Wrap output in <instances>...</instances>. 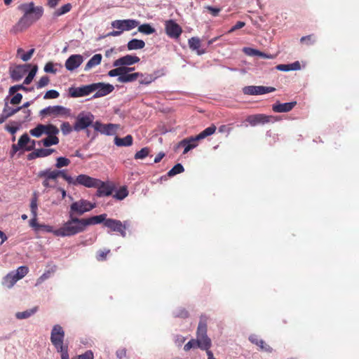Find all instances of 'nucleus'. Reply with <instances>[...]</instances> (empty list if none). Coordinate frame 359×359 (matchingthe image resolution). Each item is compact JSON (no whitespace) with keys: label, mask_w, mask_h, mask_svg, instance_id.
Returning <instances> with one entry per match:
<instances>
[{"label":"nucleus","mask_w":359,"mask_h":359,"mask_svg":"<svg viewBox=\"0 0 359 359\" xmlns=\"http://www.w3.org/2000/svg\"><path fill=\"white\" fill-rule=\"evenodd\" d=\"M249 340L252 344H255L259 346V348L263 351H265L266 352L272 351V348L269 345H267L262 339H259L258 336L256 334L250 335L249 337Z\"/></svg>","instance_id":"26"},{"label":"nucleus","mask_w":359,"mask_h":359,"mask_svg":"<svg viewBox=\"0 0 359 359\" xmlns=\"http://www.w3.org/2000/svg\"><path fill=\"white\" fill-rule=\"evenodd\" d=\"M69 219L55 231V236L69 237L85 231L83 218H79L68 212Z\"/></svg>","instance_id":"1"},{"label":"nucleus","mask_w":359,"mask_h":359,"mask_svg":"<svg viewBox=\"0 0 359 359\" xmlns=\"http://www.w3.org/2000/svg\"><path fill=\"white\" fill-rule=\"evenodd\" d=\"M109 250H105V251H100L97 252V259L99 260V261H102L104 259H105L107 255L109 254Z\"/></svg>","instance_id":"63"},{"label":"nucleus","mask_w":359,"mask_h":359,"mask_svg":"<svg viewBox=\"0 0 359 359\" xmlns=\"http://www.w3.org/2000/svg\"><path fill=\"white\" fill-rule=\"evenodd\" d=\"M39 230H42L45 232L53 233L55 235V231L56 229H54L52 226L46 225V224H41L39 227Z\"/></svg>","instance_id":"60"},{"label":"nucleus","mask_w":359,"mask_h":359,"mask_svg":"<svg viewBox=\"0 0 359 359\" xmlns=\"http://www.w3.org/2000/svg\"><path fill=\"white\" fill-rule=\"evenodd\" d=\"M175 316L180 318H187L188 312L184 309H179L175 312Z\"/></svg>","instance_id":"62"},{"label":"nucleus","mask_w":359,"mask_h":359,"mask_svg":"<svg viewBox=\"0 0 359 359\" xmlns=\"http://www.w3.org/2000/svg\"><path fill=\"white\" fill-rule=\"evenodd\" d=\"M115 69H113L110 70L108 72V75L111 77L118 76L120 77V75L121 74V72H123V67H115Z\"/></svg>","instance_id":"54"},{"label":"nucleus","mask_w":359,"mask_h":359,"mask_svg":"<svg viewBox=\"0 0 359 359\" xmlns=\"http://www.w3.org/2000/svg\"><path fill=\"white\" fill-rule=\"evenodd\" d=\"M95 207L96 204L95 203H91L85 199H80L71 204L69 213L74 216L82 215L84 213L90 211Z\"/></svg>","instance_id":"6"},{"label":"nucleus","mask_w":359,"mask_h":359,"mask_svg":"<svg viewBox=\"0 0 359 359\" xmlns=\"http://www.w3.org/2000/svg\"><path fill=\"white\" fill-rule=\"evenodd\" d=\"M83 62V57L79 54L72 55L66 60L65 66L68 71H74Z\"/></svg>","instance_id":"17"},{"label":"nucleus","mask_w":359,"mask_h":359,"mask_svg":"<svg viewBox=\"0 0 359 359\" xmlns=\"http://www.w3.org/2000/svg\"><path fill=\"white\" fill-rule=\"evenodd\" d=\"M121 222L120 220L114 219H106L104 222V226L110 229L113 231H117L119 229Z\"/></svg>","instance_id":"34"},{"label":"nucleus","mask_w":359,"mask_h":359,"mask_svg":"<svg viewBox=\"0 0 359 359\" xmlns=\"http://www.w3.org/2000/svg\"><path fill=\"white\" fill-rule=\"evenodd\" d=\"M243 51L249 56H257L259 50L252 48L245 47L243 48Z\"/></svg>","instance_id":"58"},{"label":"nucleus","mask_w":359,"mask_h":359,"mask_svg":"<svg viewBox=\"0 0 359 359\" xmlns=\"http://www.w3.org/2000/svg\"><path fill=\"white\" fill-rule=\"evenodd\" d=\"M188 44L192 50H196L198 55H201L205 53L204 50L200 49L201 40L198 37H191L188 41Z\"/></svg>","instance_id":"28"},{"label":"nucleus","mask_w":359,"mask_h":359,"mask_svg":"<svg viewBox=\"0 0 359 359\" xmlns=\"http://www.w3.org/2000/svg\"><path fill=\"white\" fill-rule=\"evenodd\" d=\"M300 41L302 43L306 44L307 46H310L316 42V37L314 36V35H308L302 37Z\"/></svg>","instance_id":"49"},{"label":"nucleus","mask_w":359,"mask_h":359,"mask_svg":"<svg viewBox=\"0 0 359 359\" xmlns=\"http://www.w3.org/2000/svg\"><path fill=\"white\" fill-rule=\"evenodd\" d=\"M22 99V95L20 93H16L11 100V104H18Z\"/></svg>","instance_id":"61"},{"label":"nucleus","mask_w":359,"mask_h":359,"mask_svg":"<svg viewBox=\"0 0 359 359\" xmlns=\"http://www.w3.org/2000/svg\"><path fill=\"white\" fill-rule=\"evenodd\" d=\"M60 175L64 179V176L68 175L65 172V170H46L41 171L39 172L40 177H46L48 180H55Z\"/></svg>","instance_id":"24"},{"label":"nucleus","mask_w":359,"mask_h":359,"mask_svg":"<svg viewBox=\"0 0 359 359\" xmlns=\"http://www.w3.org/2000/svg\"><path fill=\"white\" fill-rule=\"evenodd\" d=\"M25 90V91H31V90H33V88H27L25 87L23 84L15 85V86H11L9 88V94L10 95H13L18 90Z\"/></svg>","instance_id":"46"},{"label":"nucleus","mask_w":359,"mask_h":359,"mask_svg":"<svg viewBox=\"0 0 359 359\" xmlns=\"http://www.w3.org/2000/svg\"><path fill=\"white\" fill-rule=\"evenodd\" d=\"M114 144L118 147H129L133 144V137L130 135L123 138L116 136L114 138Z\"/></svg>","instance_id":"31"},{"label":"nucleus","mask_w":359,"mask_h":359,"mask_svg":"<svg viewBox=\"0 0 359 359\" xmlns=\"http://www.w3.org/2000/svg\"><path fill=\"white\" fill-rule=\"evenodd\" d=\"M145 46V43L143 40L133 39L129 41L127 43V48L128 50L142 49Z\"/></svg>","instance_id":"32"},{"label":"nucleus","mask_w":359,"mask_h":359,"mask_svg":"<svg viewBox=\"0 0 359 359\" xmlns=\"http://www.w3.org/2000/svg\"><path fill=\"white\" fill-rule=\"evenodd\" d=\"M102 59V56L101 54L97 53V54L94 55L85 65L84 71L88 72L93 67L99 65L101 63Z\"/></svg>","instance_id":"29"},{"label":"nucleus","mask_w":359,"mask_h":359,"mask_svg":"<svg viewBox=\"0 0 359 359\" xmlns=\"http://www.w3.org/2000/svg\"><path fill=\"white\" fill-rule=\"evenodd\" d=\"M94 355L92 351H87L84 353L78 355L73 359H93Z\"/></svg>","instance_id":"57"},{"label":"nucleus","mask_w":359,"mask_h":359,"mask_svg":"<svg viewBox=\"0 0 359 359\" xmlns=\"http://www.w3.org/2000/svg\"><path fill=\"white\" fill-rule=\"evenodd\" d=\"M91 84L82 86L79 87H71L69 88V95L72 97H80L88 96L92 93Z\"/></svg>","instance_id":"14"},{"label":"nucleus","mask_w":359,"mask_h":359,"mask_svg":"<svg viewBox=\"0 0 359 359\" xmlns=\"http://www.w3.org/2000/svg\"><path fill=\"white\" fill-rule=\"evenodd\" d=\"M276 90V88L271 86H248L243 88V93L245 95H260L266 93H272Z\"/></svg>","instance_id":"11"},{"label":"nucleus","mask_w":359,"mask_h":359,"mask_svg":"<svg viewBox=\"0 0 359 359\" xmlns=\"http://www.w3.org/2000/svg\"><path fill=\"white\" fill-rule=\"evenodd\" d=\"M149 154V149L147 147L142 148L135 154V159H143Z\"/></svg>","instance_id":"48"},{"label":"nucleus","mask_w":359,"mask_h":359,"mask_svg":"<svg viewBox=\"0 0 359 359\" xmlns=\"http://www.w3.org/2000/svg\"><path fill=\"white\" fill-rule=\"evenodd\" d=\"M31 139L27 134L22 135L18 140L17 144L13 145V149L14 151H17L20 149L27 148L28 144H29Z\"/></svg>","instance_id":"30"},{"label":"nucleus","mask_w":359,"mask_h":359,"mask_svg":"<svg viewBox=\"0 0 359 359\" xmlns=\"http://www.w3.org/2000/svg\"><path fill=\"white\" fill-rule=\"evenodd\" d=\"M107 219V215L106 214H102L100 215L93 216L89 218H83V224L85 230L86 229V227L90 225H95L98 224L102 222H105Z\"/></svg>","instance_id":"25"},{"label":"nucleus","mask_w":359,"mask_h":359,"mask_svg":"<svg viewBox=\"0 0 359 359\" xmlns=\"http://www.w3.org/2000/svg\"><path fill=\"white\" fill-rule=\"evenodd\" d=\"M128 196V191L126 187H122L116 190L113 197L118 201H122Z\"/></svg>","instance_id":"38"},{"label":"nucleus","mask_w":359,"mask_h":359,"mask_svg":"<svg viewBox=\"0 0 359 359\" xmlns=\"http://www.w3.org/2000/svg\"><path fill=\"white\" fill-rule=\"evenodd\" d=\"M36 6H34V4L33 2L22 4L19 6L18 9L23 12V16L19 21L20 24L27 23L28 21L29 17H30L33 10Z\"/></svg>","instance_id":"20"},{"label":"nucleus","mask_w":359,"mask_h":359,"mask_svg":"<svg viewBox=\"0 0 359 359\" xmlns=\"http://www.w3.org/2000/svg\"><path fill=\"white\" fill-rule=\"evenodd\" d=\"M197 346L201 350L208 351L212 345L211 339L207 334V323L201 319L196 332Z\"/></svg>","instance_id":"5"},{"label":"nucleus","mask_w":359,"mask_h":359,"mask_svg":"<svg viewBox=\"0 0 359 359\" xmlns=\"http://www.w3.org/2000/svg\"><path fill=\"white\" fill-rule=\"evenodd\" d=\"M36 155H38V158L39 157H46L50 155L53 152V149H36Z\"/></svg>","instance_id":"51"},{"label":"nucleus","mask_w":359,"mask_h":359,"mask_svg":"<svg viewBox=\"0 0 359 359\" xmlns=\"http://www.w3.org/2000/svg\"><path fill=\"white\" fill-rule=\"evenodd\" d=\"M186 338L181 335H177L175 337V343L177 346H181L182 344L185 341Z\"/></svg>","instance_id":"64"},{"label":"nucleus","mask_w":359,"mask_h":359,"mask_svg":"<svg viewBox=\"0 0 359 359\" xmlns=\"http://www.w3.org/2000/svg\"><path fill=\"white\" fill-rule=\"evenodd\" d=\"M59 66L58 64H54L52 62H48L44 67V72L46 73L55 74L57 69L55 67Z\"/></svg>","instance_id":"44"},{"label":"nucleus","mask_w":359,"mask_h":359,"mask_svg":"<svg viewBox=\"0 0 359 359\" xmlns=\"http://www.w3.org/2000/svg\"><path fill=\"white\" fill-rule=\"evenodd\" d=\"M64 180L69 184L74 186L81 185L88 188H94L100 184V180L91 177L85 174L79 175L76 177L65 175L64 176Z\"/></svg>","instance_id":"4"},{"label":"nucleus","mask_w":359,"mask_h":359,"mask_svg":"<svg viewBox=\"0 0 359 359\" xmlns=\"http://www.w3.org/2000/svg\"><path fill=\"white\" fill-rule=\"evenodd\" d=\"M70 163L69 159L65 157H58L56 160L55 166L57 168L68 166Z\"/></svg>","instance_id":"45"},{"label":"nucleus","mask_w":359,"mask_h":359,"mask_svg":"<svg viewBox=\"0 0 359 359\" xmlns=\"http://www.w3.org/2000/svg\"><path fill=\"white\" fill-rule=\"evenodd\" d=\"M297 104L296 102L280 103L277 102L272 106L273 111L277 113H284L291 111Z\"/></svg>","instance_id":"23"},{"label":"nucleus","mask_w":359,"mask_h":359,"mask_svg":"<svg viewBox=\"0 0 359 359\" xmlns=\"http://www.w3.org/2000/svg\"><path fill=\"white\" fill-rule=\"evenodd\" d=\"M60 94L59 93L55 90H48L45 95H43V99L48 100V99H55L59 97Z\"/></svg>","instance_id":"50"},{"label":"nucleus","mask_w":359,"mask_h":359,"mask_svg":"<svg viewBox=\"0 0 359 359\" xmlns=\"http://www.w3.org/2000/svg\"><path fill=\"white\" fill-rule=\"evenodd\" d=\"M36 311L37 309L35 307L30 309H27L26 311L17 312L15 313V317L19 320L27 319L33 316L36 312Z\"/></svg>","instance_id":"36"},{"label":"nucleus","mask_w":359,"mask_h":359,"mask_svg":"<svg viewBox=\"0 0 359 359\" xmlns=\"http://www.w3.org/2000/svg\"><path fill=\"white\" fill-rule=\"evenodd\" d=\"M271 116H266L264 114H259L255 115L248 116L245 121L249 123L251 126H256L259 124H265L270 121Z\"/></svg>","instance_id":"19"},{"label":"nucleus","mask_w":359,"mask_h":359,"mask_svg":"<svg viewBox=\"0 0 359 359\" xmlns=\"http://www.w3.org/2000/svg\"><path fill=\"white\" fill-rule=\"evenodd\" d=\"M196 347H198L197 346V341L196 339H191L189 341H188L184 346V350L185 351H189L190 349L193 348H196Z\"/></svg>","instance_id":"59"},{"label":"nucleus","mask_w":359,"mask_h":359,"mask_svg":"<svg viewBox=\"0 0 359 359\" xmlns=\"http://www.w3.org/2000/svg\"><path fill=\"white\" fill-rule=\"evenodd\" d=\"M50 277V271H48L43 273L37 280L36 283V286L41 285L46 280L48 279Z\"/></svg>","instance_id":"56"},{"label":"nucleus","mask_w":359,"mask_h":359,"mask_svg":"<svg viewBox=\"0 0 359 359\" xmlns=\"http://www.w3.org/2000/svg\"><path fill=\"white\" fill-rule=\"evenodd\" d=\"M94 116L90 112L82 111L79 113L74 125V130L76 132L83 130L93 125Z\"/></svg>","instance_id":"7"},{"label":"nucleus","mask_w":359,"mask_h":359,"mask_svg":"<svg viewBox=\"0 0 359 359\" xmlns=\"http://www.w3.org/2000/svg\"><path fill=\"white\" fill-rule=\"evenodd\" d=\"M165 27L167 35L171 38L177 39L182 34L181 27L172 20H167Z\"/></svg>","instance_id":"15"},{"label":"nucleus","mask_w":359,"mask_h":359,"mask_svg":"<svg viewBox=\"0 0 359 359\" xmlns=\"http://www.w3.org/2000/svg\"><path fill=\"white\" fill-rule=\"evenodd\" d=\"M37 70H38V67L36 65H34L32 67V69L29 72L28 75L25 79L23 84H25V85L29 84L32 81L34 76H36Z\"/></svg>","instance_id":"41"},{"label":"nucleus","mask_w":359,"mask_h":359,"mask_svg":"<svg viewBox=\"0 0 359 359\" xmlns=\"http://www.w3.org/2000/svg\"><path fill=\"white\" fill-rule=\"evenodd\" d=\"M34 53V49L32 48L28 52L25 53L24 50L22 48H18L17 50V55L20 57V59L24 61L27 62L31 59L33 54Z\"/></svg>","instance_id":"35"},{"label":"nucleus","mask_w":359,"mask_h":359,"mask_svg":"<svg viewBox=\"0 0 359 359\" xmlns=\"http://www.w3.org/2000/svg\"><path fill=\"white\" fill-rule=\"evenodd\" d=\"M141 79L139 81L140 84H149L154 81V78L151 75H143L140 76Z\"/></svg>","instance_id":"55"},{"label":"nucleus","mask_w":359,"mask_h":359,"mask_svg":"<svg viewBox=\"0 0 359 359\" xmlns=\"http://www.w3.org/2000/svg\"><path fill=\"white\" fill-rule=\"evenodd\" d=\"M93 89H92V93L95 92L93 95L94 98L101 97L105 95H107L110 93H111L114 87L113 85L109 83H95L91 84Z\"/></svg>","instance_id":"12"},{"label":"nucleus","mask_w":359,"mask_h":359,"mask_svg":"<svg viewBox=\"0 0 359 359\" xmlns=\"http://www.w3.org/2000/svg\"><path fill=\"white\" fill-rule=\"evenodd\" d=\"M39 114L42 117L46 116H51L53 117H63L69 116L70 114V110L62 106L55 105L49 106L41 109Z\"/></svg>","instance_id":"8"},{"label":"nucleus","mask_w":359,"mask_h":359,"mask_svg":"<svg viewBox=\"0 0 359 359\" xmlns=\"http://www.w3.org/2000/svg\"><path fill=\"white\" fill-rule=\"evenodd\" d=\"M30 67V65H21L10 69L11 78L14 81H20L28 72Z\"/></svg>","instance_id":"16"},{"label":"nucleus","mask_w":359,"mask_h":359,"mask_svg":"<svg viewBox=\"0 0 359 359\" xmlns=\"http://www.w3.org/2000/svg\"><path fill=\"white\" fill-rule=\"evenodd\" d=\"M72 8V5L70 4H67L61 6L59 9L56 10L54 12V16L58 17L62 15H64L68 13Z\"/></svg>","instance_id":"43"},{"label":"nucleus","mask_w":359,"mask_h":359,"mask_svg":"<svg viewBox=\"0 0 359 359\" xmlns=\"http://www.w3.org/2000/svg\"><path fill=\"white\" fill-rule=\"evenodd\" d=\"M50 79L47 76H42L36 83L38 89L44 88L49 83Z\"/></svg>","instance_id":"53"},{"label":"nucleus","mask_w":359,"mask_h":359,"mask_svg":"<svg viewBox=\"0 0 359 359\" xmlns=\"http://www.w3.org/2000/svg\"><path fill=\"white\" fill-rule=\"evenodd\" d=\"M95 188L97 189V196H107L111 194V189L102 181H100V184L97 187H95Z\"/></svg>","instance_id":"33"},{"label":"nucleus","mask_w":359,"mask_h":359,"mask_svg":"<svg viewBox=\"0 0 359 359\" xmlns=\"http://www.w3.org/2000/svg\"><path fill=\"white\" fill-rule=\"evenodd\" d=\"M140 25L139 21L133 19L116 20L111 22V27L118 29L122 34L125 31H130Z\"/></svg>","instance_id":"10"},{"label":"nucleus","mask_w":359,"mask_h":359,"mask_svg":"<svg viewBox=\"0 0 359 359\" xmlns=\"http://www.w3.org/2000/svg\"><path fill=\"white\" fill-rule=\"evenodd\" d=\"M200 140V139H196V136L194 137L186 138L182 140L178 144V147H184L183 154L188 153L192 149H194L197 147L198 143L197 141Z\"/></svg>","instance_id":"22"},{"label":"nucleus","mask_w":359,"mask_h":359,"mask_svg":"<svg viewBox=\"0 0 359 359\" xmlns=\"http://www.w3.org/2000/svg\"><path fill=\"white\" fill-rule=\"evenodd\" d=\"M140 76H142V74L139 72L128 73V69L123 67V72L120 75V77L117 78V81L120 83H130L137 80Z\"/></svg>","instance_id":"21"},{"label":"nucleus","mask_w":359,"mask_h":359,"mask_svg":"<svg viewBox=\"0 0 359 359\" xmlns=\"http://www.w3.org/2000/svg\"><path fill=\"white\" fill-rule=\"evenodd\" d=\"M56 135H48V137L41 141L43 144L46 147L57 144L59 143V139Z\"/></svg>","instance_id":"37"},{"label":"nucleus","mask_w":359,"mask_h":359,"mask_svg":"<svg viewBox=\"0 0 359 359\" xmlns=\"http://www.w3.org/2000/svg\"><path fill=\"white\" fill-rule=\"evenodd\" d=\"M138 31L144 34H151L155 32V29L153 28L149 24H143L138 25Z\"/></svg>","instance_id":"40"},{"label":"nucleus","mask_w":359,"mask_h":359,"mask_svg":"<svg viewBox=\"0 0 359 359\" xmlns=\"http://www.w3.org/2000/svg\"><path fill=\"white\" fill-rule=\"evenodd\" d=\"M184 170L183 165L181 163L176 164L171 170L168 172L169 177H173L177 174L183 172Z\"/></svg>","instance_id":"42"},{"label":"nucleus","mask_w":359,"mask_h":359,"mask_svg":"<svg viewBox=\"0 0 359 359\" xmlns=\"http://www.w3.org/2000/svg\"><path fill=\"white\" fill-rule=\"evenodd\" d=\"M61 131L65 135H67L69 134L72 131V127L71 126L70 123L68 122H63L61 124Z\"/></svg>","instance_id":"52"},{"label":"nucleus","mask_w":359,"mask_h":359,"mask_svg":"<svg viewBox=\"0 0 359 359\" xmlns=\"http://www.w3.org/2000/svg\"><path fill=\"white\" fill-rule=\"evenodd\" d=\"M43 13V8L42 6H36L33 10L30 17H29L28 21L27 23V26H29L33 22L37 21L41 18Z\"/></svg>","instance_id":"27"},{"label":"nucleus","mask_w":359,"mask_h":359,"mask_svg":"<svg viewBox=\"0 0 359 359\" xmlns=\"http://www.w3.org/2000/svg\"><path fill=\"white\" fill-rule=\"evenodd\" d=\"M59 129L53 124H38L36 127L30 130L29 133L32 136L35 137H40L43 134L45 135H57Z\"/></svg>","instance_id":"9"},{"label":"nucleus","mask_w":359,"mask_h":359,"mask_svg":"<svg viewBox=\"0 0 359 359\" xmlns=\"http://www.w3.org/2000/svg\"><path fill=\"white\" fill-rule=\"evenodd\" d=\"M93 128L102 134L106 135H113L116 133L119 126L114 123L103 124L99 121H96L93 124Z\"/></svg>","instance_id":"13"},{"label":"nucleus","mask_w":359,"mask_h":359,"mask_svg":"<svg viewBox=\"0 0 359 359\" xmlns=\"http://www.w3.org/2000/svg\"><path fill=\"white\" fill-rule=\"evenodd\" d=\"M29 272L27 266H21L16 270L9 272L2 280L1 284L6 288L11 289L20 279L23 278Z\"/></svg>","instance_id":"3"},{"label":"nucleus","mask_w":359,"mask_h":359,"mask_svg":"<svg viewBox=\"0 0 359 359\" xmlns=\"http://www.w3.org/2000/svg\"><path fill=\"white\" fill-rule=\"evenodd\" d=\"M140 58L137 56L132 55H126L123 56L117 60H116L113 62L114 67H126L130 66L135 63H137L140 61Z\"/></svg>","instance_id":"18"},{"label":"nucleus","mask_w":359,"mask_h":359,"mask_svg":"<svg viewBox=\"0 0 359 359\" xmlns=\"http://www.w3.org/2000/svg\"><path fill=\"white\" fill-rule=\"evenodd\" d=\"M21 109L22 107L13 109L9 107L7 104H6L5 107L4 108V114H6L7 116L10 117L13 114H16L17 112H18Z\"/></svg>","instance_id":"47"},{"label":"nucleus","mask_w":359,"mask_h":359,"mask_svg":"<svg viewBox=\"0 0 359 359\" xmlns=\"http://www.w3.org/2000/svg\"><path fill=\"white\" fill-rule=\"evenodd\" d=\"M65 332L64 327L60 324H55L52 327L50 340L56 351L60 354L68 353V345L65 343Z\"/></svg>","instance_id":"2"},{"label":"nucleus","mask_w":359,"mask_h":359,"mask_svg":"<svg viewBox=\"0 0 359 359\" xmlns=\"http://www.w3.org/2000/svg\"><path fill=\"white\" fill-rule=\"evenodd\" d=\"M216 130V127L215 126H211L207 128H205L204 130H203L201 133H199L198 135H196V139H204L208 136H210L212 135Z\"/></svg>","instance_id":"39"}]
</instances>
